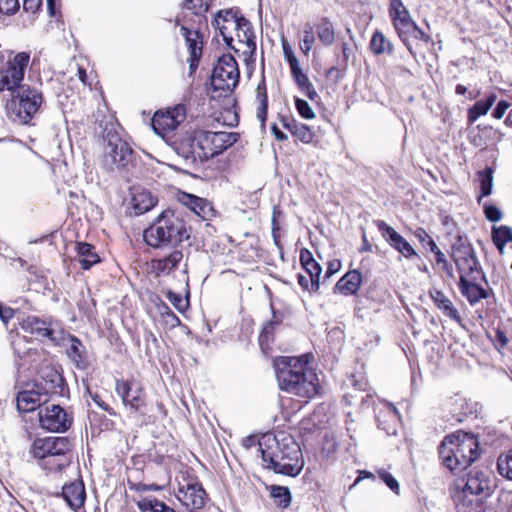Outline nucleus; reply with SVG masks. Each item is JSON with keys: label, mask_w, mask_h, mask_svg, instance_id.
I'll use <instances>...</instances> for the list:
<instances>
[{"label": "nucleus", "mask_w": 512, "mask_h": 512, "mask_svg": "<svg viewBox=\"0 0 512 512\" xmlns=\"http://www.w3.org/2000/svg\"><path fill=\"white\" fill-rule=\"evenodd\" d=\"M270 495L272 498L278 501V504L283 508H286L291 503V493L287 487L284 486H272Z\"/></svg>", "instance_id": "obj_45"}, {"label": "nucleus", "mask_w": 512, "mask_h": 512, "mask_svg": "<svg viewBox=\"0 0 512 512\" xmlns=\"http://www.w3.org/2000/svg\"><path fill=\"white\" fill-rule=\"evenodd\" d=\"M492 241L500 254L505 253V246L512 242V229L508 226H493Z\"/></svg>", "instance_id": "obj_33"}, {"label": "nucleus", "mask_w": 512, "mask_h": 512, "mask_svg": "<svg viewBox=\"0 0 512 512\" xmlns=\"http://www.w3.org/2000/svg\"><path fill=\"white\" fill-rule=\"evenodd\" d=\"M186 119V108L178 104L167 110L157 111L152 118V128L157 135L164 137L174 131Z\"/></svg>", "instance_id": "obj_13"}, {"label": "nucleus", "mask_w": 512, "mask_h": 512, "mask_svg": "<svg viewBox=\"0 0 512 512\" xmlns=\"http://www.w3.org/2000/svg\"><path fill=\"white\" fill-rule=\"evenodd\" d=\"M76 251L81 268L84 270H87L93 265L100 262V257L95 252L94 246H92L89 243L78 242L76 245Z\"/></svg>", "instance_id": "obj_28"}, {"label": "nucleus", "mask_w": 512, "mask_h": 512, "mask_svg": "<svg viewBox=\"0 0 512 512\" xmlns=\"http://www.w3.org/2000/svg\"><path fill=\"white\" fill-rule=\"evenodd\" d=\"M370 49L375 55L392 54L393 44L380 31H375L370 41Z\"/></svg>", "instance_id": "obj_38"}, {"label": "nucleus", "mask_w": 512, "mask_h": 512, "mask_svg": "<svg viewBox=\"0 0 512 512\" xmlns=\"http://www.w3.org/2000/svg\"><path fill=\"white\" fill-rule=\"evenodd\" d=\"M14 316V310L10 307H4L0 304V319L7 323Z\"/></svg>", "instance_id": "obj_60"}, {"label": "nucleus", "mask_w": 512, "mask_h": 512, "mask_svg": "<svg viewBox=\"0 0 512 512\" xmlns=\"http://www.w3.org/2000/svg\"><path fill=\"white\" fill-rule=\"evenodd\" d=\"M282 48H283L284 56L287 59L290 68L293 66L296 67V65L299 64V61H298L297 57L295 56L293 50L291 49L290 45L286 41H283Z\"/></svg>", "instance_id": "obj_56"}, {"label": "nucleus", "mask_w": 512, "mask_h": 512, "mask_svg": "<svg viewBox=\"0 0 512 512\" xmlns=\"http://www.w3.org/2000/svg\"><path fill=\"white\" fill-rule=\"evenodd\" d=\"M198 150L196 154L193 155L189 146V142H184L183 147H181L182 153L186 154L188 157H199L200 162L207 161L210 158L218 155L217 149L215 148L214 139L211 136V131H203L198 130Z\"/></svg>", "instance_id": "obj_19"}, {"label": "nucleus", "mask_w": 512, "mask_h": 512, "mask_svg": "<svg viewBox=\"0 0 512 512\" xmlns=\"http://www.w3.org/2000/svg\"><path fill=\"white\" fill-rule=\"evenodd\" d=\"M362 282V274L358 270L348 271L337 282L335 289L343 295H354L357 293Z\"/></svg>", "instance_id": "obj_26"}, {"label": "nucleus", "mask_w": 512, "mask_h": 512, "mask_svg": "<svg viewBox=\"0 0 512 512\" xmlns=\"http://www.w3.org/2000/svg\"><path fill=\"white\" fill-rule=\"evenodd\" d=\"M182 34L186 38V43L188 45V49L190 50V68L193 69L197 66V62L201 56L202 53V47L198 45V33L197 32H191L186 27L181 28Z\"/></svg>", "instance_id": "obj_36"}, {"label": "nucleus", "mask_w": 512, "mask_h": 512, "mask_svg": "<svg viewBox=\"0 0 512 512\" xmlns=\"http://www.w3.org/2000/svg\"><path fill=\"white\" fill-rule=\"evenodd\" d=\"M115 390L117 395L121 397L123 405L131 414H144L145 393L139 384L118 380Z\"/></svg>", "instance_id": "obj_14"}, {"label": "nucleus", "mask_w": 512, "mask_h": 512, "mask_svg": "<svg viewBox=\"0 0 512 512\" xmlns=\"http://www.w3.org/2000/svg\"><path fill=\"white\" fill-rule=\"evenodd\" d=\"M21 327L25 332L30 333L39 339H48L52 343H57L58 341L56 331L52 329L45 321L37 317H27L23 320Z\"/></svg>", "instance_id": "obj_21"}, {"label": "nucleus", "mask_w": 512, "mask_h": 512, "mask_svg": "<svg viewBox=\"0 0 512 512\" xmlns=\"http://www.w3.org/2000/svg\"><path fill=\"white\" fill-rule=\"evenodd\" d=\"M19 8V0H0V12L3 14H13Z\"/></svg>", "instance_id": "obj_54"}, {"label": "nucleus", "mask_w": 512, "mask_h": 512, "mask_svg": "<svg viewBox=\"0 0 512 512\" xmlns=\"http://www.w3.org/2000/svg\"><path fill=\"white\" fill-rule=\"evenodd\" d=\"M383 418H388L389 421L395 422L400 419L399 411L390 403L385 405L384 411H380L377 415L378 425L383 430H385L388 434H395V427H386L384 424L386 420H382Z\"/></svg>", "instance_id": "obj_43"}, {"label": "nucleus", "mask_w": 512, "mask_h": 512, "mask_svg": "<svg viewBox=\"0 0 512 512\" xmlns=\"http://www.w3.org/2000/svg\"><path fill=\"white\" fill-rule=\"evenodd\" d=\"M183 253L181 250H173L168 256L154 260L153 268L158 275L160 274H169L172 272L177 265L182 261Z\"/></svg>", "instance_id": "obj_29"}, {"label": "nucleus", "mask_w": 512, "mask_h": 512, "mask_svg": "<svg viewBox=\"0 0 512 512\" xmlns=\"http://www.w3.org/2000/svg\"><path fill=\"white\" fill-rule=\"evenodd\" d=\"M299 260L303 269L311 277V288L314 291H318L322 272L321 266L316 262L312 253L306 248L300 251Z\"/></svg>", "instance_id": "obj_24"}, {"label": "nucleus", "mask_w": 512, "mask_h": 512, "mask_svg": "<svg viewBox=\"0 0 512 512\" xmlns=\"http://www.w3.org/2000/svg\"><path fill=\"white\" fill-rule=\"evenodd\" d=\"M70 443L66 437H46L34 440L30 453L40 460V465L49 471L62 470L69 465L67 453Z\"/></svg>", "instance_id": "obj_6"}, {"label": "nucleus", "mask_w": 512, "mask_h": 512, "mask_svg": "<svg viewBox=\"0 0 512 512\" xmlns=\"http://www.w3.org/2000/svg\"><path fill=\"white\" fill-rule=\"evenodd\" d=\"M483 208H484V214H485V217L491 221V222H497V221H500L501 218H502V213L500 211V209L494 205H489L487 203H485L483 205Z\"/></svg>", "instance_id": "obj_53"}, {"label": "nucleus", "mask_w": 512, "mask_h": 512, "mask_svg": "<svg viewBox=\"0 0 512 512\" xmlns=\"http://www.w3.org/2000/svg\"><path fill=\"white\" fill-rule=\"evenodd\" d=\"M439 455L443 464L452 472H461L480 455L478 438L471 433L457 431L441 442Z\"/></svg>", "instance_id": "obj_4"}, {"label": "nucleus", "mask_w": 512, "mask_h": 512, "mask_svg": "<svg viewBox=\"0 0 512 512\" xmlns=\"http://www.w3.org/2000/svg\"><path fill=\"white\" fill-rule=\"evenodd\" d=\"M410 36L414 37L415 39L422 40L426 43H428L431 40L430 36L424 33L423 30L420 27H418V25L415 22L412 23V27H409L408 38Z\"/></svg>", "instance_id": "obj_55"}, {"label": "nucleus", "mask_w": 512, "mask_h": 512, "mask_svg": "<svg viewBox=\"0 0 512 512\" xmlns=\"http://www.w3.org/2000/svg\"><path fill=\"white\" fill-rule=\"evenodd\" d=\"M256 101H257V110L256 116L257 119L261 123V127L265 126V121L267 118V109H268V99L266 92L265 80L262 79L256 88Z\"/></svg>", "instance_id": "obj_34"}, {"label": "nucleus", "mask_w": 512, "mask_h": 512, "mask_svg": "<svg viewBox=\"0 0 512 512\" xmlns=\"http://www.w3.org/2000/svg\"><path fill=\"white\" fill-rule=\"evenodd\" d=\"M198 132L197 131H194L192 133H186L184 136H182L181 138H179L178 140L174 141L173 143V150L177 153V155H179L181 158H183V160L187 163V164H194L196 162H200V158L199 157H188L186 156V154L182 153L181 151V147H183L184 145V142H189V146L190 147V150L191 152H193V155L196 154L197 150H198Z\"/></svg>", "instance_id": "obj_27"}, {"label": "nucleus", "mask_w": 512, "mask_h": 512, "mask_svg": "<svg viewBox=\"0 0 512 512\" xmlns=\"http://www.w3.org/2000/svg\"><path fill=\"white\" fill-rule=\"evenodd\" d=\"M62 376L54 369L43 370L36 379V389L24 390L17 395V408L22 412H31L38 408L46 399L47 395L60 394L62 391Z\"/></svg>", "instance_id": "obj_7"}, {"label": "nucleus", "mask_w": 512, "mask_h": 512, "mask_svg": "<svg viewBox=\"0 0 512 512\" xmlns=\"http://www.w3.org/2000/svg\"><path fill=\"white\" fill-rule=\"evenodd\" d=\"M235 41L242 46L244 55L252 56L256 51L255 35L252 25L245 17L234 32Z\"/></svg>", "instance_id": "obj_22"}, {"label": "nucleus", "mask_w": 512, "mask_h": 512, "mask_svg": "<svg viewBox=\"0 0 512 512\" xmlns=\"http://www.w3.org/2000/svg\"><path fill=\"white\" fill-rule=\"evenodd\" d=\"M140 512H176L172 507L157 498H144L137 502Z\"/></svg>", "instance_id": "obj_41"}, {"label": "nucleus", "mask_w": 512, "mask_h": 512, "mask_svg": "<svg viewBox=\"0 0 512 512\" xmlns=\"http://www.w3.org/2000/svg\"><path fill=\"white\" fill-rule=\"evenodd\" d=\"M258 445L266 468L292 477L301 472V450L292 438H285L279 442L273 435H263Z\"/></svg>", "instance_id": "obj_3"}, {"label": "nucleus", "mask_w": 512, "mask_h": 512, "mask_svg": "<svg viewBox=\"0 0 512 512\" xmlns=\"http://www.w3.org/2000/svg\"><path fill=\"white\" fill-rule=\"evenodd\" d=\"M376 225L383 237L390 245L400 252L404 257L418 256L414 248L390 225L382 220H377Z\"/></svg>", "instance_id": "obj_20"}, {"label": "nucleus", "mask_w": 512, "mask_h": 512, "mask_svg": "<svg viewBox=\"0 0 512 512\" xmlns=\"http://www.w3.org/2000/svg\"><path fill=\"white\" fill-rule=\"evenodd\" d=\"M283 126L288 129L294 137L303 143H310L313 140V133L310 128L295 120L284 121Z\"/></svg>", "instance_id": "obj_39"}, {"label": "nucleus", "mask_w": 512, "mask_h": 512, "mask_svg": "<svg viewBox=\"0 0 512 512\" xmlns=\"http://www.w3.org/2000/svg\"><path fill=\"white\" fill-rule=\"evenodd\" d=\"M104 142L102 161L107 169H123L131 163L132 148L117 133L108 132Z\"/></svg>", "instance_id": "obj_10"}, {"label": "nucleus", "mask_w": 512, "mask_h": 512, "mask_svg": "<svg viewBox=\"0 0 512 512\" xmlns=\"http://www.w3.org/2000/svg\"><path fill=\"white\" fill-rule=\"evenodd\" d=\"M274 369L282 391L303 398H312L317 393V375L308 367L307 355L276 358Z\"/></svg>", "instance_id": "obj_2"}, {"label": "nucleus", "mask_w": 512, "mask_h": 512, "mask_svg": "<svg viewBox=\"0 0 512 512\" xmlns=\"http://www.w3.org/2000/svg\"><path fill=\"white\" fill-rule=\"evenodd\" d=\"M431 297L435 305L450 319L461 322V317L458 310L454 307L452 301L445 296V294L439 290L431 293Z\"/></svg>", "instance_id": "obj_30"}, {"label": "nucleus", "mask_w": 512, "mask_h": 512, "mask_svg": "<svg viewBox=\"0 0 512 512\" xmlns=\"http://www.w3.org/2000/svg\"><path fill=\"white\" fill-rule=\"evenodd\" d=\"M457 486L461 489L455 496L457 501L463 502L469 496L487 495L490 490V480L482 472L469 473L466 479L461 480Z\"/></svg>", "instance_id": "obj_17"}, {"label": "nucleus", "mask_w": 512, "mask_h": 512, "mask_svg": "<svg viewBox=\"0 0 512 512\" xmlns=\"http://www.w3.org/2000/svg\"><path fill=\"white\" fill-rule=\"evenodd\" d=\"M341 268V261L338 259H333L328 262L327 269L325 272V279L332 277L335 273H337Z\"/></svg>", "instance_id": "obj_57"}, {"label": "nucleus", "mask_w": 512, "mask_h": 512, "mask_svg": "<svg viewBox=\"0 0 512 512\" xmlns=\"http://www.w3.org/2000/svg\"><path fill=\"white\" fill-rule=\"evenodd\" d=\"M496 101V95H489L486 100H481L476 102L469 110H468V121L470 123H474L479 117L486 115L494 102Z\"/></svg>", "instance_id": "obj_40"}, {"label": "nucleus", "mask_w": 512, "mask_h": 512, "mask_svg": "<svg viewBox=\"0 0 512 512\" xmlns=\"http://www.w3.org/2000/svg\"><path fill=\"white\" fill-rule=\"evenodd\" d=\"M30 52L15 53L13 50L0 52V92L14 93L23 85L26 68L30 62Z\"/></svg>", "instance_id": "obj_8"}, {"label": "nucleus", "mask_w": 512, "mask_h": 512, "mask_svg": "<svg viewBox=\"0 0 512 512\" xmlns=\"http://www.w3.org/2000/svg\"><path fill=\"white\" fill-rule=\"evenodd\" d=\"M145 242L153 248H175L189 238L185 222L173 211L162 212L155 221L144 230Z\"/></svg>", "instance_id": "obj_5"}, {"label": "nucleus", "mask_w": 512, "mask_h": 512, "mask_svg": "<svg viewBox=\"0 0 512 512\" xmlns=\"http://www.w3.org/2000/svg\"><path fill=\"white\" fill-rule=\"evenodd\" d=\"M157 199L147 190L134 188L132 192L131 205L136 215H141L152 209Z\"/></svg>", "instance_id": "obj_25"}, {"label": "nucleus", "mask_w": 512, "mask_h": 512, "mask_svg": "<svg viewBox=\"0 0 512 512\" xmlns=\"http://www.w3.org/2000/svg\"><path fill=\"white\" fill-rule=\"evenodd\" d=\"M295 106L300 116L303 117L304 119L310 120L315 117V113L307 101L300 98H296Z\"/></svg>", "instance_id": "obj_48"}, {"label": "nucleus", "mask_w": 512, "mask_h": 512, "mask_svg": "<svg viewBox=\"0 0 512 512\" xmlns=\"http://www.w3.org/2000/svg\"><path fill=\"white\" fill-rule=\"evenodd\" d=\"M177 498L186 508L194 510L204 506L207 494L199 482L188 481L180 485Z\"/></svg>", "instance_id": "obj_18"}, {"label": "nucleus", "mask_w": 512, "mask_h": 512, "mask_svg": "<svg viewBox=\"0 0 512 512\" xmlns=\"http://www.w3.org/2000/svg\"><path fill=\"white\" fill-rule=\"evenodd\" d=\"M80 347L81 342L77 338H71L70 346L67 349V354L77 364L82 361V353Z\"/></svg>", "instance_id": "obj_49"}, {"label": "nucleus", "mask_w": 512, "mask_h": 512, "mask_svg": "<svg viewBox=\"0 0 512 512\" xmlns=\"http://www.w3.org/2000/svg\"><path fill=\"white\" fill-rule=\"evenodd\" d=\"M167 299L179 312H184L188 306V302L178 293L169 291L167 293Z\"/></svg>", "instance_id": "obj_51"}, {"label": "nucleus", "mask_w": 512, "mask_h": 512, "mask_svg": "<svg viewBox=\"0 0 512 512\" xmlns=\"http://www.w3.org/2000/svg\"><path fill=\"white\" fill-rule=\"evenodd\" d=\"M62 496L71 509L79 512V510L83 508L86 497L82 480H75L69 484H65L62 489Z\"/></svg>", "instance_id": "obj_23"}, {"label": "nucleus", "mask_w": 512, "mask_h": 512, "mask_svg": "<svg viewBox=\"0 0 512 512\" xmlns=\"http://www.w3.org/2000/svg\"><path fill=\"white\" fill-rule=\"evenodd\" d=\"M434 255L437 265L441 266L450 278L455 279L454 271L452 266L448 263L445 254L441 250H437V253Z\"/></svg>", "instance_id": "obj_52"}, {"label": "nucleus", "mask_w": 512, "mask_h": 512, "mask_svg": "<svg viewBox=\"0 0 512 512\" xmlns=\"http://www.w3.org/2000/svg\"><path fill=\"white\" fill-rule=\"evenodd\" d=\"M389 16L398 36L403 41L409 52L412 55H415L408 41V30L409 27H412L414 20L402 0H390Z\"/></svg>", "instance_id": "obj_15"}, {"label": "nucleus", "mask_w": 512, "mask_h": 512, "mask_svg": "<svg viewBox=\"0 0 512 512\" xmlns=\"http://www.w3.org/2000/svg\"><path fill=\"white\" fill-rule=\"evenodd\" d=\"M313 30L314 28L310 23H306L302 30L300 49L306 56H308L309 52L311 51L315 43V36Z\"/></svg>", "instance_id": "obj_44"}, {"label": "nucleus", "mask_w": 512, "mask_h": 512, "mask_svg": "<svg viewBox=\"0 0 512 512\" xmlns=\"http://www.w3.org/2000/svg\"><path fill=\"white\" fill-rule=\"evenodd\" d=\"M239 69L235 58L230 54L219 57L211 76V86L215 91L231 93L239 82Z\"/></svg>", "instance_id": "obj_11"}, {"label": "nucleus", "mask_w": 512, "mask_h": 512, "mask_svg": "<svg viewBox=\"0 0 512 512\" xmlns=\"http://www.w3.org/2000/svg\"><path fill=\"white\" fill-rule=\"evenodd\" d=\"M7 104V109L13 121L27 124L37 113L43 102L42 93L29 85L19 86Z\"/></svg>", "instance_id": "obj_9"}, {"label": "nucleus", "mask_w": 512, "mask_h": 512, "mask_svg": "<svg viewBox=\"0 0 512 512\" xmlns=\"http://www.w3.org/2000/svg\"><path fill=\"white\" fill-rule=\"evenodd\" d=\"M290 70L299 89L305 93L310 100H315L318 97V93L316 92L308 76L302 72L300 65L298 64L296 67L293 66L290 68Z\"/></svg>", "instance_id": "obj_31"}, {"label": "nucleus", "mask_w": 512, "mask_h": 512, "mask_svg": "<svg viewBox=\"0 0 512 512\" xmlns=\"http://www.w3.org/2000/svg\"><path fill=\"white\" fill-rule=\"evenodd\" d=\"M210 0H184V8L191 10L196 15L207 12Z\"/></svg>", "instance_id": "obj_47"}, {"label": "nucleus", "mask_w": 512, "mask_h": 512, "mask_svg": "<svg viewBox=\"0 0 512 512\" xmlns=\"http://www.w3.org/2000/svg\"><path fill=\"white\" fill-rule=\"evenodd\" d=\"M415 237L423 244V245H427V243L429 242V238H431L429 236V234L422 228H418L416 231H415Z\"/></svg>", "instance_id": "obj_62"}, {"label": "nucleus", "mask_w": 512, "mask_h": 512, "mask_svg": "<svg viewBox=\"0 0 512 512\" xmlns=\"http://www.w3.org/2000/svg\"><path fill=\"white\" fill-rule=\"evenodd\" d=\"M477 180L479 182L480 193L477 197V201L481 204L483 197H487L492 193L493 189V170L491 168H485L477 173Z\"/></svg>", "instance_id": "obj_37"}, {"label": "nucleus", "mask_w": 512, "mask_h": 512, "mask_svg": "<svg viewBox=\"0 0 512 512\" xmlns=\"http://www.w3.org/2000/svg\"><path fill=\"white\" fill-rule=\"evenodd\" d=\"M319 41L324 46H331L335 42V29L328 18H322L315 26Z\"/></svg>", "instance_id": "obj_35"}, {"label": "nucleus", "mask_w": 512, "mask_h": 512, "mask_svg": "<svg viewBox=\"0 0 512 512\" xmlns=\"http://www.w3.org/2000/svg\"><path fill=\"white\" fill-rule=\"evenodd\" d=\"M42 0H23V8L27 12L35 13L41 6Z\"/></svg>", "instance_id": "obj_58"}, {"label": "nucleus", "mask_w": 512, "mask_h": 512, "mask_svg": "<svg viewBox=\"0 0 512 512\" xmlns=\"http://www.w3.org/2000/svg\"><path fill=\"white\" fill-rule=\"evenodd\" d=\"M272 134L278 141H285L288 139V135L283 133L276 124L271 127Z\"/></svg>", "instance_id": "obj_64"}, {"label": "nucleus", "mask_w": 512, "mask_h": 512, "mask_svg": "<svg viewBox=\"0 0 512 512\" xmlns=\"http://www.w3.org/2000/svg\"><path fill=\"white\" fill-rule=\"evenodd\" d=\"M244 16L235 9H226L219 11L213 20V26L219 31L224 42L228 47L235 51H240V47H236L234 32L239 27Z\"/></svg>", "instance_id": "obj_12"}, {"label": "nucleus", "mask_w": 512, "mask_h": 512, "mask_svg": "<svg viewBox=\"0 0 512 512\" xmlns=\"http://www.w3.org/2000/svg\"><path fill=\"white\" fill-rule=\"evenodd\" d=\"M495 340H496V347L498 349L505 347L509 342L505 333L500 330L496 331Z\"/></svg>", "instance_id": "obj_61"}, {"label": "nucleus", "mask_w": 512, "mask_h": 512, "mask_svg": "<svg viewBox=\"0 0 512 512\" xmlns=\"http://www.w3.org/2000/svg\"><path fill=\"white\" fill-rule=\"evenodd\" d=\"M512 460V454L510 452L506 454H501L497 460V470L498 473L505 477L506 479H512V467L510 466V462Z\"/></svg>", "instance_id": "obj_46"}, {"label": "nucleus", "mask_w": 512, "mask_h": 512, "mask_svg": "<svg viewBox=\"0 0 512 512\" xmlns=\"http://www.w3.org/2000/svg\"><path fill=\"white\" fill-rule=\"evenodd\" d=\"M379 478L396 494H399V483L398 481L387 471L379 470Z\"/></svg>", "instance_id": "obj_50"}, {"label": "nucleus", "mask_w": 512, "mask_h": 512, "mask_svg": "<svg viewBox=\"0 0 512 512\" xmlns=\"http://www.w3.org/2000/svg\"><path fill=\"white\" fill-rule=\"evenodd\" d=\"M38 414L41 427L48 431L64 432L71 425L67 413L59 405L41 407Z\"/></svg>", "instance_id": "obj_16"}, {"label": "nucleus", "mask_w": 512, "mask_h": 512, "mask_svg": "<svg viewBox=\"0 0 512 512\" xmlns=\"http://www.w3.org/2000/svg\"><path fill=\"white\" fill-rule=\"evenodd\" d=\"M509 106L510 104L508 102L500 101L493 111V117L496 119H501L504 116L506 110L509 108Z\"/></svg>", "instance_id": "obj_59"}, {"label": "nucleus", "mask_w": 512, "mask_h": 512, "mask_svg": "<svg viewBox=\"0 0 512 512\" xmlns=\"http://www.w3.org/2000/svg\"><path fill=\"white\" fill-rule=\"evenodd\" d=\"M298 284L303 288V289H306V290H309V291H314L312 288H311V277L309 276L306 277L304 275H298Z\"/></svg>", "instance_id": "obj_63"}, {"label": "nucleus", "mask_w": 512, "mask_h": 512, "mask_svg": "<svg viewBox=\"0 0 512 512\" xmlns=\"http://www.w3.org/2000/svg\"><path fill=\"white\" fill-rule=\"evenodd\" d=\"M210 137L214 139V144L218 155L232 146L238 140L237 133L225 131L211 132Z\"/></svg>", "instance_id": "obj_42"}, {"label": "nucleus", "mask_w": 512, "mask_h": 512, "mask_svg": "<svg viewBox=\"0 0 512 512\" xmlns=\"http://www.w3.org/2000/svg\"><path fill=\"white\" fill-rule=\"evenodd\" d=\"M181 201L202 218H205L208 213L213 212L211 205L203 198L185 193Z\"/></svg>", "instance_id": "obj_32"}, {"label": "nucleus", "mask_w": 512, "mask_h": 512, "mask_svg": "<svg viewBox=\"0 0 512 512\" xmlns=\"http://www.w3.org/2000/svg\"><path fill=\"white\" fill-rule=\"evenodd\" d=\"M451 257L459 274V289L471 305L487 298L488 293L482 286L485 276L473 247L461 239L452 246Z\"/></svg>", "instance_id": "obj_1"}]
</instances>
